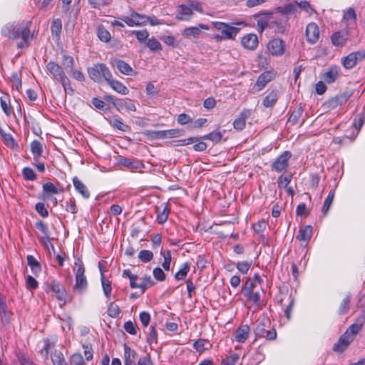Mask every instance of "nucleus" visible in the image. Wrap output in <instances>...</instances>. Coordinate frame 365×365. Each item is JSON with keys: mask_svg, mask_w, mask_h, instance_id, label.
<instances>
[{"mask_svg": "<svg viewBox=\"0 0 365 365\" xmlns=\"http://www.w3.org/2000/svg\"><path fill=\"white\" fill-rule=\"evenodd\" d=\"M31 21L21 22L20 24L9 23L1 29V35L11 39L21 38V41L16 45L17 48L22 49L30 46V38H34V34H31L30 27Z\"/></svg>", "mask_w": 365, "mask_h": 365, "instance_id": "nucleus-1", "label": "nucleus"}, {"mask_svg": "<svg viewBox=\"0 0 365 365\" xmlns=\"http://www.w3.org/2000/svg\"><path fill=\"white\" fill-rule=\"evenodd\" d=\"M270 321L265 317L257 320L254 329L256 337H264L267 340L275 339L277 337L276 329L274 327L270 329Z\"/></svg>", "mask_w": 365, "mask_h": 365, "instance_id": "nucleus-2", "label": "nucleus"}, {"mask_svg": "<svg viewBox=\"0 0 365 365\" xmlns=\"http://www.w3.org/2000/svg\"><path fill=\"white\" fill-rule=\"evenodd\" d=\"M44 289L46 293L52 292L58 301L63 302V304H66L68 294L65 287L59 281L53 279L51 282H46Z\"/></svg>", "mask_w": 365, "mask_h": 365, "instance_id": "nucleus-3", "label": "nucleus"}, {"mask_svg": "<svg viewBox=\"0 0 365 365\" xmlns=\"http://www.w3.org/2000/svg\"><path fill=\"white\" fill-rule=\"evenodd\" d=\"M182 130L180 129H170L165 130H146L142 134L148 139L153 140L156 139L172 138L180 136Z\"/></svg>", "mask_w": 365, "mask_h": 365, "instance_id": "nucleus-4", "label": "nucleus"}, {"mask_svg": "<svg viewBox=\"0 0 365 365\" xmlns=\"http://www.w3.org/2000/svg\"><path fill=\"white\" fill-rule=\"evenodd\" d=\"M88 283L85 275L84 264H80V267L75 271V284L73 292L78 294H84L88 289Z\"/></svg>", "mask_w": 365, "mask_h": 365, "instance_id": "nucleus-5", "label": "nucleus"}, {"mask_svg": "<svg viewBox=\"0 0 365 365\" xmlns=\"http://www.w3.org/2000/svg\"><path fill=\"white\" fill-rule=\"evenodd\" d=\"M89 77L95 82H101L102 78L106 81L110 77L111 72L104 63H96L88 68Z\"/></svg>", "mask_w": 365, "mask_h": 365, "instance_id": "nucleus-6", "label": "nucleus"}, {"mask_svg": "<svg viewBox=\"0 0 365 365\" xmlns=\"http://www.w3.org/2000/svg\"><path fill=\"white\" fill-rule=\"evenodd\" d=\"M354 90L346 88L344 92L330 98L323 104L328 110H333L345 103L353 96Z\"/></svg>", "mask_w": 365, "mask_h": 365, "instance_id": "nucleus-7", "label": "nucleus"}, {"mask_svg": "<svg viewBox=\"0 0 365 365\" xmlns=\"http://www.w3.org/2000/svg\"><path fill=\"white\" fill-rule=\"evenodd\" d=\"M292 158V153L289 150L284 151L272 163L271 170L277 173H282L289 167V160Z\"/></svg>", "mask_w": 365, "mask_h": 365, "instance_id": "nucleus-8", "label": "nucleus"}, {"mask_svg": "<svg viewBox=\"0 0 365 365\" xmlns=\"http://www.w3.org/2000/svg\"><path fill=\"white\" fill-rule=\"evenodd\" d=\"M213 26L220 31L225 38L235 39L240 29L232 26L228 24L215 21L212 23Z\"/></svg>", "mask_w": 365, "mask_h": 365, "instance_id": "nucleus-9", "label": "nucleus"}, {"mask_svg": "<svg viewBox=\"0 0 365 365\" xmlns=\"http://www.w3.org/2000/svg\"><path fill=\"white\" fill-rule=\"evenodd\" d=\"M46 67L53 78L61 84H64L65 81L66 82V76L62 66L54 61H50L46 64Z\"/></svg>", "mask_w": 365, "mask_h": 365, "instance_id": "nucleus-10", "label": "nucleus"}, {"mask_svg": "<svg viewBox=\"0 0 365 365\" xmlns=\"http://www.w3.org/2000/svg\"><path fill=\"white\" fill-rule=\"evenodd\" d=\"M274 13L268 11H261L253 15L254 19H258L257 21L258 31L262 34L269 26V21L272 17Z\"/></svg>", "mask_w": 365, "mask_h": 365, "instance_id": "nucleus-11", "label": "nucleus"}, {"mask_svg": "<svg viewBox=\"0 0 365 365\" xmlns=\"http://www.w3.org/2000/svg\"><path fill=\"white\" fill-rule=\"evenodd\" d=\"M353 341L351 336H349L348 332H344L333 345L332 350L336 353L341 354L347 349Z\"/></svg>", "mask_w": 365, "mask_h": 365, "instance_id": "nucleus-12", "label": "nucleus"}, {"mask_svg": "<svg viewBox=\"0 0 365 365\" xmlns=\"http://www.w3.org/2000/svg\"><path fill=\"white\" fill-rule=\"evenodd\" d=\"M267 49L272 56H282L284 53L285 43L280 38H274L268 43Z\"/></svg>", "mask_w": 365, "mask_h": 365, "instance_id": "nucleus-13", "label": "nucleus"}, {"mask_svg": "<svg viewBox=\"0 0 365 365\" xmlns=\"http://www.w3.org/2000/svg\"><path fill=\"white\" fill-rule=\"evenodd\" d=\"M193 11H192L191 8L188 4H180L177 7V14L175 15V19L177 20L188 21L191 19Z\"/></svg>", "mask_w": 365, "mask_h": 365, "instance_id": "nucleus-14", "label": "nucleus"}, {"mask_svg": "<svg viewBox=\"0 0 365 365\" xmlns=\"http://www.w3.org/2000/svg\"><path fill=\"white\" fill-rule=\"evenodd\" d=\"M349 32L348 30H341L334 32L331 36V41L335 46H344L348 39Z\"/></svg>", "mask_w": 365, "mask_h": 365, "instance_id": "nucleus-15", "label": "nucleus"}, {"mask_svg": "<svg viewBox=\"0 0 365 365\" xmlns=\"http://www.w3.org/2000/svg\"><path fill=\"white\" fill-rule=\"evenodd\" d=\"M306 37L307 41L314 44L319 38V26L315 23H310L307 26L306 28Z\"/></svg>", "mask_w": 365, "mask_h": 365, "instance_id": "nucleus-16", "label": "nucleus"}, {"mask_svg": "<svg viewBox=\"0 0 365 365\" xmlns=\"http://www.w3.org/2000/svg\"><path fill=\"white\" fill-rule=\"evenodd\" d=\"M106 82L110 87L118 93L121 95H128L129 93V89L120 81L114 79L112 73L110 74V77L107 79Z\"/></svg>", "mask_w": 365, "mask_h": 365, "instance_id": "nucleus-17", "label": "nucleus"}, {"mask_svg": "<svg viewBox=\"0 0 365 365\" xmlns=\"http://www.w3.org/2000/svg\"><path fill=\"white\" fill-rule=\"evenodd\" d=\"M267 95L262 101V105L266 108H272L277 103L279 94L277 89L268 90Z\"/></svg>", "mask_w": 365, "mask_h": 365, "instance_id": "nucleus-18", "label": "nucleus"}, {"mask_svg": "<svg viewBox=\"0 0 365 365\" xmlns=\"http://www.w3.org/2000/svg\"><path fill=\"white\" fill-rule=\"evenodd\" d=\"M58 194L57 187L52 182H48L42 186V193L38 196L43 200H48L53 195Z\"/></svg>", "mask_w": 365, "mask_h": 365, "instance_id": "nucleus-19", "label": "nucleus"}, {"mask_svg": "<svg viewBox=\"0 0 365 365\" xmlns=\"http://www.w3.org/2000/svg\"><path fill=\"white\" fill-rule=\"evenodd\" d=\"M338 76L339 68L336 66H332L327 72L322 73L320 78L326 83L331 84L336 80Z\"/></svg>", "mask_w": 365, "mask_h": 365, "instance_id": "nucleus-20", "label": "nucleus"}, {"mask_svg": "<svg viewBox=\"0 0 365 365\" xmlns=\"http://www.w3.org/2000/svg\"><path fill=\"white\" fill-rule=\"evenodd\" d=\"M35 227L43 235L42 237L39 238V241L43 246H46L47 242H50L51 240L49 237V229L47 224L40 220L36 222Z\"/></svg>", "mask_w": 365, "mask_h": 365, "instance_id": "nucleus-21", "label": "nucleus"}, {"mask_svg": "<svg viewBox=\"0 0 365 365\" xmlns=\"http://www.w3.org/2000/svg\"><path fill=\"white\" fill-rule=\"evenodd\" d=\"M200 29L209 30L210 27L208 25L200 24L198 26H191L185 28L182 31V35L185 37L193 36L194 38H198L201 31Z\"/></svg>", "mask_w": 365, "mask_h": 365, "instance_id": "nucleus-22", "label": "nucleus"}, {"mask_svg": "<svg viewBox=\"0 0 365 365\" xmlns=\"http://www.w3.org/2000/svg\"><path fill=\"white\" fill-rule=\"evenodd\" d=\"M115 109L119 112H121L123 110L129 112L135 111L136 107L133 100L128 98H125L119 99Z\"/></svg>", "mask_w": 365, "mask_h": 365, "instance_id": "nucleus-23", "label": "nucleus"}, {"mask_svg": "<svg viewBox=\"0 0 365 365\" xmlns=\"http://www.w3.org/2000/svg\"><path fill=\"white\" fill-rule=\"evenodd\" d=\"M250 328L248 325H242L238 327L234 332L235 339L240 343H244L247 339Z\"/></svg>", "mask_w": 365, "mask_h": 365, "instance_id": "nucleus-24", "label": "nucleus"}, {"mask_svg": "<svg viewBox=\"0 0 365 365\" xmlns=\"http://www.w3.org/2000/svg\"><path fill=\"white\" fill-rule=\"evenodd\" d=\"M242 44L245 48L255 50L258 45V38L254 34H247L242 38Z\"/></svg>", "mask_w": 365, "mask_h": 365, "instance_id": "nucleus-25", "label": "nucleus"}, {"mask_svg": "<svg viewBox=\"0 0 365 365\" xmlns=\"http://www.w3.org/2000/svg\"><path fill=\"white\" fill-rule=\"evenodd\" d=\"M274 78L272 72L264 71L261 73L257 79L255 86L257 87V91L262 90Z\"/></svg>", "mask_w": 365, "mask_h": 365, "instance_id": "nucleus-26", "label": "nucleus"}, {"mask_svg": "<svg viewBox=\"0 0 365 365\" xmlns=\"http://www.w3.org/2000/svg\"><path fill=\"white\" fill-rule=\"evenodd\" d=\"M250 115V110H242L237 118H236L233 122V127L235 129L237 130H242L245 128L246 125V119Z\"/></svg>", "mask_w": 365, "mask_h": 365, "instance_id": "nucleus-27", "label": "nucleus"}, {"mask_svg": "<svg viewBox=\"0 0 365 365\" xmlns=\"http://www.w3.org/2000/svg\"><path fill=\"white\" fill-rule=\"evenodd\" d=\"M119 163L120 165L130 168L131 170H138L140 169L143 167V163L139 160L128 158H120L119 160Z\"/></svg>", "mask_w": 365, "mask_h": 365, "instance_id": "nucleus-28", "label": "nucleus"}, {"mask_svg": "<svg viewBox=\"0 0 365 365\" xmlns=\"http://www.w3.org/2000/svg\"><path fill=\"white\" fill-rule=\"evenodd\" d=\"M124 348V364L125 365H135V360L137 356L135 351L132 350L126 344L123 345Z\"/></svg>", "mask_w": 365, "mask_h": 365, "instance_id": "nucleus-29", "label": "nucleus"}, {"mask_svg": "<svg viewBox=\"0 0 365 365\" xmlns=\"http://www.w3.org/2000/svg\"><path fill=\"white\" fill-rule=\"evenodd\" d=\"M73 183L77 192H78L84 198H89L90 192L88 190L78 177L76 176L73 178Z\"/></svg>", "mask_w": 365, "mask_h": 365, "instance_id": "nucleus-30", "label": "nucleus"}, {"mask_svg": "<svg viewBox=\"0 0 365 365\" xmlns=\"http://www.w3.org/2000/svg\"><path fill=\"white\" fill-rule=\"evenodd\" d=\"M113 64L121 73L124 75H131L133 71L130 66L123 60L115 59Z\"/></svg>", "mask_w": 365, "mask_h": 365, "instance_id": "nucleus-31", "label": "nucleus"}, {"mask_svg": "<svg viewBox=\"0 0 365 365\" xmlns=\"http://www.w3.org/2000/svg\"><path fill=\"white\" fill-rule=\"evenodd\" d=\"M312 233V227L306 225L299 228L296 239L299 241H309L311 239Z\"/></svg>", "mask_w": 365, "mask_h": 365, "instance_id": "nucleus-32", "label": "nucleus"}, {"mask_svg": "<svg viewBox=\"0 0 365 365\" xmlns=\"http://www.w3.org/2000/svg\"><path fill=\"white\" fill-rule=\"evenodd\" d=\"M351 299V294L350 292L347 293L344 298L341 302L339 308L337 309V314L339 315H344L347 314L350 309V302Z\"/></svg>", "mask_w": 365, "mask_h": 365, "instance_id": "nucleus-33", "label": "nucleus"}, {"mask_svg": "<svg viewBox=\"0 0 365 365\" xmlns=\"http://www.w3.org/2000/svg\"><path fill=\"white\" fill-rule=\"evenodd\" d=\"M0 135L2 137L5 144L10 147L13 150H18L19 149V145L15 141L14 138L10 133H6L4 132V130L0 127Z\"/></svg>", "mask_w": 365, "mask_h": 365, "instance_id": "nucleus-34", "label": "nucleus"}, {"mask_svg": "<svg viewBox=\"0 0 365 365\" xmlns=\"http://www.w3.org/2000/svg\"><path fill=\"white\" fill-rule=\"evenodd\" d=\"M31 151L34 155V160L37 162L40 157L42 156L43 146L40 141L33 140L31 143Z\"/></svg>", "mask_w": 365, "mask_h": 365, "instance_id": "nucleus-35", "label": "nucleus"}, {"mask_svg": "<svg viewBox=\"0 0 365 365\" xmlns=\"http://www.w3.org/2000/svg\"><path fill=\"white\" fill-rule=\"evenodd\" d=\"M139 14L135 11H132L130 17H125L123 21L125 23L129 26H144L145 22H141V21L135 20L136 17H139Z\"/></svg>", "mask_w": 365, "mask_h": 365, "instance_id": "nucleus-36", "label": "nucleus"}, {"mask_svg": "<svg viewBox=\"0 0 365 365\" xmlns=\"http://www.w3.org/2000/svg\"><path fill=\"white\" fill-rule=\"evenodd\" d=\"M109 124L115 128H117L119 130L123 132H128L130 130V127L128 125H125L123 123L121 119L114 118L113 120L107 119Z\"/></svg>", "mask_w": 365, "mask_h": 365, "instance_id": "nucleus-37", "label": "nucleus"}, {"mask_svg": "<svg viewBox=\"0 0 365 365\" xmlns=\"http://www.w3.org/2000/svg\"><path fill=\"white\" fill-rule=\"evenodd\" d=\"M0 106L6 116H10L12 108L10 104V99L8 95L0 98Z\"/></svg>", "mask_w": 365, "mask_h": 365, "instance_id": "nucleus-38", "label": "nucleus"}, {"mask_svg": "<svg viewBox=\"0 0 365 365\" xmlns=\"http://www.w3.org/2000/svg\"><path fill=\"white\" fill-rule=\"evenodd\" d=\"M334 195H335V192H334V190H332L329 192L327 197L325 198L323 206H322V209L324 216L327 215V213L329 210V208L331 206L332 202L334 200Z\"/></svg>", "mask_w": 365, "mask_h": 365, "instance_id": "nucleus-39", "label": "nucleus"}, {"mask_svg": "<svg viewBox=\"0 0 365 365\" xmlns=\"http://www.w3.org/2000/svg\"><path fill=\"white\" fill-rule=\"evenodd\" d=\"M51 358L53 365H68L63 353L60 351L55 350Z\"/></svg>", "mask_w": 365, "mask_h": 365, "instance_id": "nucleus-40", "label": "nucleus"}, {"mask_svg": "<svg viewBox=\"0 0 365 365\" xmlns=\"http://www.w3.org/2000/svg\"><path fill=\"white\" fill-rule=\"evenodd\" d=\"M16 357L21 364V365H36L31 361L28 356H26L22 351L17 349L15 351Z\"/></svg>", "mask_w": 365, "mask_h": 365, "instance_id": "nucleus-41", "label": "nucleus"}, {"mask_svg": "<svg viewBox=\"0 0 365 365\" xmlns=\"http://www.w3.org/2000/svg\"><path fill=\"white\" fill-rule=\"evenodd\" d=\"M190 264L188 262H185L182 264L180 269L175 274V279L176 280H182L185 279L187 273L190 271Z\"/></svg>", "mask_w": 365, "mask_h": 365, "instance_id": "nucleus-42", "label": "nucleus"}, {"mask_svg": "<svg viewBox=\"0 0 365 365\" xmlns=\"http://www.w3.org/2000/svg\"><path fill=\"white\" fill-rule=\"evenodd\" d=\"M201 140H209L214 143H218L222 138V134L219 131H213L205 135L200 136Z\"/></svg>", "mask_w": 365, "mask_h": 365, "instance_id": "nucleus-43", "label": "nucleus"}, {"mask_svg": "<svg viewBox=\"0 0 365 365\" xmlns=\"http://www.w3.org/2000/svg\"><path fill=\"white\" fill-rule=\"evenodd\" d=\"M63 70L65 69L68 73H71L74 67V59L72 56L63 54Z\"/></svg>", "mask_w": 365, "mask_h": 365, "instance_id": "nucleus-44", "label": "nucleus"}, {"mask_svg": "<svg viewBox=\"0 0 365 365\" xmlns=\"http://www.w3.org/2000/svg\"><path fill=\"white\" fill-rule=\"evenodd\" d=\"M155 210H156V212L158 214L157 215L158 222L160 225L165 223L168 218V215H169V212H170L168 207L165 206V207L163 208L162 212L160 211V208L158 207H155Z\"/></svg>", "mask_w": 365, "mask_h": 365, "instance_id": "nucleus-45", "label": "nucleus"}, {"mask_svg": "<svg viewBox=\"0 0 365 365\" xmlns=\"http://www.w3.org/2000/svg\"><path fill=\"white\" fill-rule=\"evenodd\" d=\"M303 111L304 106H302V104H300L299 106L292 112V113L291 114L288 119V122L292 123V125L296 124L299 118L302 115Z\"/></svg>", "mask_w": 365, "mask_h": 365, "instance_id": "nucleus-46", "label": "nucleus"}, {"mask_svg": "<svg viewBox=\"0 0 365 365\" xmlns=\"http://www.w3.org/2000/svg\"><path fill=\"white\" fill-rule=\"evenodd\" d=\"M97 36L98 38L103 42H108L111 38L110 32L103 26L98 27Z\"/></svg>", "mask_w": 365, "mask_h": 365, "instance_id": "nucleus-47", "label": "nucleus"}, {"mask_svg": "<svg viewBox=\"0 0 365 365\" xmlns=\"http://www.w3.org/2000/svg\"><path fill=\"white\" fill-rule=\"evenodd\" d=\"M145 43L152 51H160L163 49L161 43L154 37L148 38Z\"/></svg>", "mask_w": 365, "mask_h": 365, "instance_id": "nucleus-48", "label": "nucleus"}, {"mask_svg": "<svg viewBox=\"0 0 365 365\" xmlns=\"http://www.w3.org/2000/svg\"><path fill=\"white\" fill-rule=\"evenodd\" d=\"M341 63L343 66L346 69H351L356 65V61L354 58L351 53L342 58Z\"/></svg>", "mask_w": 365, "mask_h": 365, "instance_id": "nucleus-49", "label": "nucleus"}, {"mask_svg": "<svg viewBox=\"0 0 365 365\" xmlns=\"http://www.w3.org/2000/svg\"><path fill=\"white\" fill-rule=\"evenodd\" d=\"M292 179V174L287 173L286 175H282L278 178L277 184L279 188L287 187L290 183Z\"/></svg>", "mask_w": 365, "mask_h": 365, "instance_id": "nucleus-50", "label": "nucleus"}, {"mask_svg": "<svg viewBox=\"0 0 365 365\" xmlns=\"http://www.w3.org/2000/svg\"><path fill=\"white\" fill-rule=\"evenodd\" d=\"M138 257L140 262L147 263L153 259V253L150 250H143L140 251Z\"/></svg>", "mask_w": 365, "mask_h": 365, "instance_id": "nucleus-51", "label": "nucleus"}, {"mask_svg": "<svg viewBox=\"0 0 365 365\" xmlns=\"http://www.w3.org/2000/svg\"><path fill=\"white\" fill-rule=\"evenodd\" d=\"M62 30V22L60 19H54L51 26V34L53 36H59Z\"/></svg>", "mask_w": 365, "mask_h": 365, "instance_id": "nucleus-52", "label": "nucleus"}, {"mask_svg": "<svg viewBox=\"0 0 365 365\" xmlns=\"http://www.w3.org/2000/svg\"><path fill=\"white\" fill-rule=\"evenodd\" d=\"M54 346V342L51 341L49 339H44V346L43 349L41 350V354L43 356L45 360H47L48 359L50 349L51 348H53Z\"/></svg>", "mask_w": 365, "mask_h": 365, "instance_id": "nucleus-53", "label": "nucleus"}, {"mask_svg": "<svg viewBox=\"0 0 365 365\" xmlns=\"http://www.w3.org/2000/svg\"><path fill=\"white\" fill-rule=\"evenodd\" d=\"M22 175L25 180L34 181L37 178V175L31 168L26 167L22 170Z\"/></svg>", "mask_w": 365, "mask_h": 365, "instance_id": "nucleus-54", "label": "nucleus"}, {"mask_svg": "<svg viewBox=\"0 0 365 365\" xmlns=\"http://www.w3.org/2000/svg\"><path fill=\"white\" fill-rule=\"evenodd\" d=\"M101 280L103 293L106 298L110 299L112 290L111 282L107 280L105 277H101Z\"/></svg>", "mask_w": 365, "mask_h": 365, "instance_id": "nucleus-55", "label": "nucleus"}, {"mask_svg": "<svg viewBox=\"0 0 365 365\" xmlns=\"http://www.w3.org/2000/svg\"><path fill=\"white\" fill-rule=\"evenodd\" d=\"M239 359L240 356L238 354H232L231 355L227 356L222 359L221 365H235Z\"/></svg>", "mask_w": 365, "mask_h": 365, "instance_id": "nucleus-56", "label": "nucleus"}, {"mask_svg": "<svg viewBox=\"0 0 365 365\" xmlns=\"http://www.w3.org/2000/svg\"><path fill=\"white\" fill-rule=\"evenodd\" d=\"M92 104L98 109L103 110V111H108L110 110V108L101 99L94 97L91 100Z\"/></svg>", "mask_w": 365, "mask_h": 365, "instance_id": "nucleus-57", "label": "nucleus"}, {"mask_svg": "<svg viewBox=\"0 0 365 365\" xmlns=\"http://www.w3.org/2000/svg\"><path fill=\"white\" fill-rule=\"evenodd\" d=\"M160 255L163 257V262L162 263V267L166 271L170 270V262L172 259V256L170 250L164 252L163 250L160 252Z\"/></svg>", "mask_w": 365, "mask_h": 365, "instance_id": "nucleus-58", "label": "nucleus"}, {"mask_svg": "<svg viewBox=\"0 0 365 365\" xmlns=\"http://www.w3.org/2000/svg\"><path fill=\"white\" fill-rule=\"evenodd\" d=\"M70 365H86L83 356L80 353L72 354L69 359Z\"/></svg>", "mask_w": 365, "mask_h": 365, "instance_id": "nucleus-59", "label": "nucleus"}, {"mask_svg": "<svg viewBox=\"0 0 365 365\" xmlns=\"http://www.w3.org/2000/svg\"><path fill=\"white\" fill-rule=\"evenodd\" d=\"M133 34H134L139 41V43H146L148 39L149 33L147 30H140V31H133Z\"/></svg>", "mask_w": 365, "mask_h": 365, "instance_id": "nucleus-60", "label": "nucleus"}, {"mask_svg": "<svg viewBox=\"0 0 365 365\" xmlns=\"http://www.w3.org/2000/svg\"><path fill=\"white\" fill-rule=\"evenodd\" d=\"M108 315L112 318H117L120 314V308L114 302H110L107 310Z\"/></svg>", "mask_w": 365, "mask_h": 365, "instance_id": "nucleus-61", "label": "nucleus"}, {"mask_svg": "<svg viewBox=\"0 0 365 365\" xmlns=\"http://www.w3.org/2000/svg\"><path fill=\"white\" fill-rule=\"evenodd\" d=\"M252 266V262H249L247 261L238 262L236 264L237 270L242 274H245L248 272L249 269Z\"/></svg>", "mask_w": 365, "mask_h": 365, "instance_id": "nucleus-62", "label": "nucleus"}, {"mask_svg": "<svg viewBox=\"0 0 365 365\" xmlns=\"http://www.w3.org/2000/svg\"><path fill=\"white\" fill-rule=\"evenodd\" d=\"M255 287V282L252 281L250 278H247L245 283L242 286V292H243V294H249L252 292H254Z\"/></svg>", "mask_w": 365, "mask_h": 365, "instance_id": "nucleus-63", "label": "nucleus"}, {"mask_svg": "<svg viewBox=\"0 0 365 365\" xmlns=\"http://www.w3.org/2000/svg\"><path fill=\"white\" fill-rule=\"evenodd\" d=\"M278 9L283 14H294L297 11V4L289 3L284 6L283 7H279Z\"/></svg>", "mask_w": 365, "mask_h": 365, "instance_id": "nucleus-64", "label": "nucleus"}]
</instances>
